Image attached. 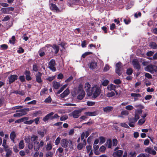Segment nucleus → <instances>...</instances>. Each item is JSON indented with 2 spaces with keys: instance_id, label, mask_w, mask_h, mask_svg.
<instances>
[{
  "instance_id": "nucleus-9",
  "label": "nucleus",
  "mask_w": 157,
  "mask_h": 157,
  "mask_svg": "<svg viewBox=\"0 0 157 157\" xmlns=\"http://www.w3.org/2000/svg\"><path fill=\"white\" fill-rule=\"evenodd\" d=\"M56 63L55 60L52 59L50 60L48 63V67L49 69H56Z\"/></svg>"
},
{
  "instance_id": "nucleus-61",
  "label": "nucleus",
  "mask_w": 157,
  "mask_h": 157,
  "mask_svg": "<svg viewBox=\"0 0 157 157\" xmlns=\"http://www.w3.org/2000/svg\"><path fill=\"white\" fill-rule=\"evenodd\" d=\"M106 148L105 147L102 146L99 148V151L101 152H103L105 150Z\"/></svg>"
},
{
  "instance_id": "nucleus-31",
  "label": "nucleus",
  "mask_w": 157,
  "mask_h": 157,
  "mask_svg": "<svg viewBox=\"0 0 157 157\" xmlns=\"http://www.w3.org/2000/svg\"><path fill=\"white\" fill-rule=\"evenodd\" d=\"M99 139L100 140V144L104 143L105 141V138L103 136H101L99 137Z\"/></svg>"
},
{
  "instance_id": "nucleus-40",
  "label": "nucleus",
  "mask_w": 157,
  "mask_h": 157,
  "mask_svg": "<svg viewBox=\"0 0 157 157\" xmlns=\"http://www.w3.org/2000/svg\"><path fill=\"white\" fill-rule=\"evenodd\" d=\"M0 47L3 50H5L8 48V46L7 45L4 44L1 45Z\"/></svg>"
},
{
  "instance_id": "nucleus-54",
  "label": "nucleus",
  "mask_w": 157,
  "mask_h": 157,
  "mask_svg": "<svg viewBox=\"0 0 157 157\" xmlns=\"http://www.w3.org/2000/svg\"><path fill=\"white\" fill-rule=\"evenodd\" d=\"M47 91V89L46 88H44L43 89H42L40 92V95H42L43 94H45V92Z\"/></svg>"
},
{
  "instance_id": "nucleus-53",
  "label": "nucleus",
  "mask_w": 157,
  "mask_h": 157,
  "mask_svg": "<svg viewBox=\"0 0 157 157\" xmlns=\"http://www.w3.org/2000/svg\"><path fill=\"white\" fill-rule=\"evenodd\" d=\"M124 21L126 25L128 24L131 22V20L130 18L128 19H124Z\"/></svg>"
},
{
  "instance_id": "nucleus-6",
  "label": "nucleus",
  "mask_w": 157,
  "mask_h": 157,
  "mask_svg": "<svg viewBox=\"0 0 157 157\" xmlns=\"http://www.w3.org/2000/svg\"><path fill=\"white\" fill-rule=\"evenodd\" d=\"M14 10V8L12 7L2 8L1 9V11L4 14H9L10 11H13Z\"/></svg>"
},
{
  "instance_id": "nucleus-43",
  "label": "nucleus",
  "mask_w": 157,
  "mask_h": 157,
  "mask_svg": "<svg viewBox=\"0 0 157 157\" xmlns=\"http://www.w3.org/2000/svg\"><path fill=\"white\" fill-rule=\"evenodd\" d=\"M145 121V120L144 119H140L138 121V124L139 125H141L144 123Z\"/></svg>"
},
{
  "instance_id": "nucleus-30",
  "label": "nucleus",
  "mask_w": 157,
  "mask_h": 157,
  "mask_svg": "<svg viewBox=\"0 0 157 157\" xmlns=\"http://www.w3.org/2000/svg\"><path fill=\"white\" fill-rule=\"evenodd\" d=\"M42 113V112L40 110L36 111L33 114V115L34 117H36L39 115H40Z\"/></svg>"
},
{
  "instance_id": "nucleus-57",
  "label": "nucleus",
  "mask_w": 157,
  "mask_h": 157,
  "mask_svg": "<svg viewBox=\"0 0 157 157\" xmlns=\"http://www.w3.org/2000/svg\"><path fill=\"white\" fill-rule=\"evenodd\" d=\"M68 144H69L68 146L69 147H70L71 148H73V147L72 141L70 140H68Z\"/></svg>"
},
{
  "instance_id": "nucleus-27",
  "label": "nucleus",
  "mask_w": 157,
  "mask_h": 157,
  "mask_svg": "<svg viewBox=\"0 0 157 157\" xmlns=\"http://www.w3.org/2000/svg\"><path fill=\"white\" fill-rule=\"evenodd\" d=\"M60 83L57 82H53V87L55 89H58L60 86Z\"/></svg>"
},
{
  "instance_id": "nucleus-11",
  "label": "nucleus",
  "mask_w": 157,
  "mask_h": 157,
  "mask_svg": "<svg viewBox=\"0 0 157 157\" xmlns=\"http://www.w3.org/2000/svg\"><path fill=\"white\" fill-rule=\"evenodd\" d=\"M49 6L51 10H55L57 12H59L60 11V10L55 4L51 3L49 4Z\"/></svg>"
},
{
  "instance_id": "nucleus-52",
  "label": "nucleus",
  "mask_w": 157,
  "mask_h": 157,
  "mask_svg": "<svg viewBox=\"0 0 157 157\" xmlns=\"http://www.w3.org/2000/svg\"><path fill=\"white\" fill-rule=\"evenodd\" d=\"M24 52V49L21 47L19 48L18 50H17V52L19 53H23Z\"/></svg>"
},
{
  "instance_id": "nucleus-19",
  "label": "nucleus",
  "mask_w": 157,
  "mask_h": 157,
  "mask_svg": "<svg viewBox=\"0 0 157 157\" xmlns=\"http://www.w3.org/2000/svg\"><path fill=\"white\" fill-rule=\"evenodd\" d=\"M41 76V74L39 72H38V73L36 75V81L39 83H40L42 82Z\"/></svg>"
},
{
  "instance_id": "nucleus-24",
  "label": "nucleus",
  "mask_w": 157,
  "mask_h": 157,
  "mask_svg": "<svg viewBox=\"0 0 157 157\" xmlns=\"http://www.w3.org/2000/svg\"><path fill=\"white\" fill-rule=\"evenodd\" d=\"M131 95L132 97L134 98L135 101L138 100V99L137 98L141 97V94H140L131 93Z\"/></svg>"
},
{
  "instance_id": "nucleus-12",
  "label": "nucleus",
  "mask_w": 157,
  "mask_h": 157,
  "mask_svg": "<svg viewBox=\"0 0 157 157\" xmlns=\"http://www.w3.org/2000/svg\"><path fill=\"white\" fill-rule=\"evenodd\" d=\"M123 151L121 150H118L113 152V156L114 157H121L122 155Z\"/></svg>"
},
{
  "instance_id": "nucleus-58",
  "label": "nucleus",
  "mask_w": 157,
  "mask_h": 157,
  "mask_svg": "<svg viewBox=\"0 0 157 157\" xmlns=\"http://www.w3.org/2000/svg\"><path fill=\"white\" fill-rule=\"evenodd\" d=\"M19 79L20 81L23 82L25 81V76L24 75H21L19 77Z\"/></svg>"
},
{
  "instance_id": "nucleus-20",
  "label": "nucleus",
  "mask_w": 157,
  "mask_h": 157,
  "mask_svg": "<svg viewBox=\"0 0 157 157\" xmlns=\"http://www.w3.org/2000/svg\"><path fill=\"white\" fill-rule=\"evenodd\" d=\"M16 136V135L15 132L14 131L12 132L10 135V138L11 141L14 143H15L14 139Z\"/></svg>"
},
{
  "instance_id": "nucleus-35",
  "label": "nucleus",
  "mask_w": 157,
  "mask_h": 157,
  "mask_svg": "<svg viewBox=\"0 0 157 157\" xmlns=\"http://www.w3.org/2000/svg\"><path fill=\"white\" fill-rule=\"evenodd\" d=\"M6 157H10L12 154V151L10 150H6Z\"/></svg>"
},
{
  "instance_id": "nucleus-63",
  "label": "nucleus",
  "mask_w": 157,
  "mask_h": 157,
  "mask_svg": "<svg viewBox=\"0 0 157 157\" xmlns=\"http://www.w3.org/2000/svg\"><path fill=\"white\" fill-rule=\"evenodd\" d=\"M142 110L141 109H138L136 111L135 113L138 115H140L142 113Z\"/></svg>"
},
{
  "instance_id": "nucleus-23",
  "label": "nucleus",
  "mask_w": 157,
  "mask_h": 157,
  "mask_svg": "<svg viewBox=\"0 0 157 157\" xmlns=\"http://www.w3.org/2000/svg\"><path fill=\"white\" fill-rule=\"evenodd\" d=\"M116 87V86L114 85L113 84H111L107 86V89L109 90H114L115 92H117V91L115 90V89Z\"/></svg>"
},
{
  "instance_id": "nucleus-49",
  "label": "nucleus",
  "mask_w": 157,
  "mask_h": 157,
  "mask_svg": "<svg viewBox=\"0 0 157 157\" xmlns=\"http://www.w3.org/2000/svg\"><path fill=\"white\" fill-rule=\"evenodd\" d=\"M34 122V121L33 120H31L30 121H26L25 122H24V123L26 124H31Z\"/></svg>"
},
{
  "instance_id": "nucleus-22",
  "label": "nucleus",
  "mask_w": 157,
  "mask_h": 157,
  "mask_svg": "<svg viewBox=\"0 0 157 157\" xmlns=\"http://www.w3.org/2000/svg\"><path fill=\"white\" fill-rule=\"evenodd\" d=\"M113 109V107L112 106H107L103 109L104 112L109 113L112 111Z\"/></svg>"
},
{
  "instance_id": "nucleus-26",
  "label": "nucleus",
  "mask_w": 157,
  "mask_h": 157,
  "mask_svg": "<svg viewBox=\"0 0 157 157\" xmlns=\"http://www.w3.org/2000/svg\"><path fill=\"white\" fill-rule=\"evenodd\" d=\"M52 48L55 50V53L56 54H57L59 50V46L56 44H54L52 46Z\"/></svg>"
},
{
  "instance_id": "nucleus-14",
  "label": "nucleus",
  "mask_w": 157,
  "mask_h": 157,
  "mask_svg": "<svg viewBox=\"0 0 157 157\" xmlns=\"http://www.w3.org/2000/svg\"><path fill=\"white\" fill-rule=\"evenodd\" d=\"M67 140L66 139H63L61 140V146L64 148H67L68 146V142Z\"/></svg>"
},
{
  "instance_id": "nucleus-10",
  "label": "nucleus",
  "mask_w": 157,
  "mask_h": 157,
  "mask_svg": "<svg viewBox=\"0 0 157 157\" xmlns=\"http://www.w3.org/2000/svg\"><path fill=\"white\" fill-rule=\"evenodd\" d=\"M132 64L134 67L136 68V69H140V65L138 59H133L132 61Z\"/></svg>"
},
{
  "instance_id": "nucleus-1",
  "label": "nucleus",
  "mask_w": 157,
  "mask_h": 157,
  "mask_svg": "<svg viewBox=\"0 0 157 157\" xmlns=\"http://www.w3.org/2000/svg\"><path fill=\"white\" fill-rule=\"evenodd\" d=\"M101 90L98 87L94 86L92 87L91 89V91L88 93V96H90L93 94L92 97L94 98H95L97 97L100 94Z\"/></svg>"
},
{
  "instance_id": "nucleus-15",
  "label": "nucleus",
  "mask_w": 157,
  "mask_h": 157,
  "mask_svg": "<svg viewBox=\"0 0 157 157\" xmlns=\"http://www.w3.org/2000/svg\"><path fill=\"white\" fill-rule=\"evenodd\" d=\"M145 151L149 154H151L153 155H155L156 154V151L152 149L151 147H147L145 149Z\"/></svg>"
},
{
  "instance_id": "nucleus-39",
  "label": "nucleus",
  "mask_w": 157,
  "mask_h": 157,
  "mask_svg": "<svg viewBox=\"0 0 157 157\" xmlns=\"http://www.w3.org/2000/svg\"><path fill=\"white\" fill-rule=\"evenodd\" d=\"M52 148V144L50 143L48 144L46 146V149L47 151L51 150Z\"/></svg>"
},
{
  "instance_id": "nucleus-7",
  "label": "nucleus",
  "mask_w": 157,
  "mask_h": 157,
  "mask_svg": "<svg viewBox=\"0 0 157 157\" xmlns=\"http://www.w3.org/2000/svg\"><path fill=\"white\" fill-rule=\"evenodd\" d=\"M128 120L129 122L128 123L129 125L131 127H135L134 124L132 123H135L137 122L136 120L134 117H128Z\"/></svg>"
},
{
  "instance_id": "nucleus-44",
  "label": "nucleus",
  "mask_w": 157,
  "mask_h": 157,
  "mask_svg": "<svg viewBox=\"0 0 157 157\" xmlns=\"http://www.w3.org/2000/svg\"><path fill=\"white\" fill-rule=\"evenodd\" d=\"M68 118V116L67 115H65L61 117L60 120L61 121H64L66 120Z\"/></svg>"
},
{
  "instance_id": "nucleus-56",
  "label": "nucleus",
  "mask_w": 157,
  "mask_h": 157,
  "mask_svg": "<svg viewBox=\"0 0 157 157\" xmlns=\"http://www.w3.org/2000/svg\"><path fill=\"white\" fill-rule=\"evenodd\" d=\"M38 137L37 136L33 135L31 137L32 140L33 141H34L35 140H37Z\"/></svg>"
},
{
  "instance_id": "nucleus-47",
  "label": "nucleus",
  "mask_w": 157,
  "mask_h": 157,
  "mask_svg": "<svg viewBox=\"0 0 157 157\" xmlns=\"http://www.w3.org/2000/svg\"><path fill=\"white\" fill-rule=\"evenodd\" d=\"M125 109L128 110H131L134 109V107L132 105H128L125 107Z\"/></svg>"
},
{
  "instance_id": "nucleus-38",
  "label": "nucleus",
  "mask_w": 157,
  "mask_h": 157,
  "mask_svg": "<svg viewBox=\"0 0 157 157\" xmlns=\"http://www.w3.org/2000/svg\"><path fill=\"white\" fill-rule=\"evenodd\" d=\"M11 39L12 40H9V42L10 43L14 44L15 41L16 40L15 36H12L11 38Z\"/></svg>"
},
{
  "instance_id": "nucleus-4",
  "label": "nucleus",
  "mask_w": 157,
  "mask_h": 157,
  "mask_svg": "<svg viewBox=\"0 0 157 157\" xmlns=\"http://www.w3.org/2000/svg\"><path fill=\"white\" fill-rule=\"evenodd\" d=\"M81 112L80 110H75L73 111L71 114L74 118H77L79 117Z\"/></svg>"
},
{
  "instance_id": "nucleus-18",
  "label": "nucleus",
  "mask_w": 157,
  "mask_h": 157,
  "mask_svg": "<svg viewBox=\"0 0 157 157\" xmlns=\"http://www.w3.org/2000/svg\"><path fill=\"white\" fill-rule=\"evenodd\" d=\"M84 88L86 91L87 93V94L88 95V93L91 91V88L89 82L86 83L85 85Z\"/></svg>"
},
{
  "instance_id": "nucleus-42",
  "label": "nucleus",
  "mask_w": 157,
  "mask_h": 157,
  "mask_svg": "<svg viewBox=\"0 0 157 157\" xmlns=\"http://www.w3.org/2000/svg\"><path fill=\"white\" fill-rule=\"evenodd\" d=\"M61 138L59 137H58L55 140V143L56 145H58L60 143Z\"/></svg>"
},
{
  "instance_id": "nucleus-59",
  "label": "nucleus",
  "mask_w": 157,
  "mask_h": 157,
  "mask_svg": "<svg viewBox=\"0 0 157 157\" xmlns=\"http://www.w3.org/2000/svg\"><path fill=\"white\" fill-rule=\"evenodd\" d=\"M154 54V52L151 51H150L147 52L146 53V55L148 56H152Z\"/></svg>"
},
{
  "instance_id": "nucleus-50",
  "label": "nucleus",
  "mask_w": 157,
  "mask_h": 157,
  "mask_svg": "<svg viewBox=\"0 0 157 157\" xmlns=\"http://www.w3.org/2000/svg\"><path fill=\"white\" fill-rule=\"evenodd\" d=\"M40 118V117H38L36 118L34 120H33L34 121V122L35 121V122L36 124H39V122Z\"/></svg>"
},
{
  "instance_id": "nucleus-55",
  "label": "nucleus",
  "mask_w": 157,
  "mask_h": 157,
  "mask_svg": "<svg viewBox=\"0 0 157 157\" xmlns=\"http://www.w3.org/2000/svg\"><path fill=\"white\" fill-rule=\"evenodd\" d=\"M115 28L116 25L114 23H112L110 25V29L111 30H113Z\"/></svg>"
},
{
  "instance_id": "nucleus-41",
  "label": "nucleus",
  "mask_w": 157,
  "mask_h": 157,
  "mask_svg": "<svg viewBox=\"0 0 157 157\" xmlns=\"http://www.w3.org/2000/svg\"><path fill=\"white\" fill-rule=\"evenodd\" d=\"M121 81L119 79H115L113 81V83L116 84L118 85L121 83Z\"/></svg>"
},
{
  "instance_id": "nucleus-64",
  "label": "nucleus",
  "mask_w": 157,
  "mask_h": 157,
  "mask_svg": "<svg viewBox=\"0 0 157 157\" xmlns=\"http://www.w3.org/2000/svg\"><path fill=\"white\" fill-rule=\"evenodd\" d=\"M129 155H130L131 157H135L136 156V153L135 151L134 152H130Z\"/></svg>"
},
{
  "instance_id": "nucleus-62",
  "label": "nucleus",
  "mask_w": 157,
  "mask_h": 157,
  "mask_svg": "<svg viewBox=\"0 0 157 157\" xmlns=\"http://www.w3.org/2000/svg\"><path fill=\"white\" fill-rule=\"evenodd\" d=\"M133 72L132 69H127L126 74L128 75H130Z\"/></svg>"
},
{
  "instance_id": "nucleus-17",
  "label": "nucleus",
  "mask_w": 157,
  "mask_h": 157,
  "mask_svg": "<svg viewBox=\"0 0 157 157\" xmlns=\"http://www.w3.org/2000/svg\"><path fill=\"white\" fill-rule=\"evenodd\" d=\"M85 114L87 116H94L97 115L98 114V112L97 111L94 112H85Z\"/></svg>"
},
{
  "instance_id": "nucleus-21",
  "label": "nucleus",
  "mask_w": 157,
  "mask_h": 157,
  "mask_svg": "<svg viewBox=\"0 0 157 157\" xmlns=\"http://www.w3.org/2000/svg\"><path fill=\"white\" fill-rule=\"evenodd\" d=\"M24 74L26 76V79L27 80L29 81L32 79V78L30 76V73L29 71H25V72Z\"/></svg>"
},
{
  "instance_id": "nucleus-33",
  "label": "nucleus",
  "mask_w": 157,
  "mask_h": 157,
  "mask_svg": "<svg viewBox=\"0 0 157 157\" xmlns=\"http://www.w3.org/2000/svg\"><path fill=\"white\" fill-rule=\"evenodd\" d=\"M19 148L20 149H22L24 148V142L23 140H21L19 145Z\"/></svg>"
},
{
  "instance_id": "nucleus-25",
  "label": "nucleus",
  "mask_w": 157,
  "mask_h": 157,
  "mask_svg": "<svg viewBox=\"0 0 157 157\" xmlns=\"http://www.w3.org/2000/svg\"><path fill=\"white\" fill-rule=\"evenodd\" d=\"M149 46L151 48L155 49L157 48V44L155 42H151L149 44Z\"/></svg>"
},
{
  "instance_id": "nucleus-28",
  "label": "nucleus",
  "mask_w": 157,
  "mask_h": 157,
  "mask_svg": "<svg viewBox=\"0 0 157 157\" xmlns=\"http://www.w3.org/2000/svg\"><path fill=\"white\" fill-rule=\"evenodd\" d=\"M123 65L120 62H119L116 64V69H121L122 68Z\"/></svg>"
},
{
  "instance_id": "nucleus-48",
  "label": "nucleus",
  "mask_w": 157,
  "mask_h": 157,
  "mask_svg": "<svg viewBox=\"0 0 157 157\" xmlns=\"http://www.w3.org/2000/svg\"><path fill=\"white\" fill-rule=\"evenodd\" d=\"M121 126L125 128H130L128 125L125 123H122L121 124Z\"/></svg>"
},
{
  "instance_id": "nucleus-32",
  "label": "nucleus",
  "mask_w": 157,
  "mask_h": 157,
  "mask_svg": "<svg viewBox=\"0 0 157 157\" xmlns=\"http://www.w3.org/2000/svg\"><path fill=\"white\" fill-rule=\"evenodd\" d=\"M92 54H93V52H86L85 53H84V54H82L81 57L82 58H84L87 56H88L89 55Z\"/></svg>"
},
{
  "instance_id": "nucleus-45",
  "label": "nucleus",
  "mask_w": 157,
  "mask_h": 157,
  "mask_svg": "<svg viewBox=\"0 0 157 157\" xmlns=\"http://www.w3.org/2000/svg\"><path fill=\"white\" fill-rule=\"evenodd\" d=\"M83 146L84 145L80 143L78 145L77 148L78 150H81L83 148Z\"/></svg>"
},
{
  "instance_id": "nucleus-60",
  "label": "nucleus",
  "mask_w": 157,
  "mask_h": 157,
  "mask_svg": "<svg viewBox=\"0 0 157 157\" xmlns=\"http://www.w3.org/2000/svg\"><path fill=\"white\" fill-rule=\"evenodd\" d=\"M53 155V153L51 151H49L46 154V157H51Z\"/></svg>"
},
{
  "instance_id": "nucleus-3",
  "label": "nucleus",
  "mask_w": 157,
  "mask_h": 157,
  "mask_svg": "<svg viewBox=\"0 0 157 157\" xmlns=\"http://www.w3.org/2000/svg\"><path fill=\"white\" fill-rule=\"evenodd\" d=\"M54 113L51 112L47 114L43 119V120L46 122L48 120H52V115L54 114Z\"/></svg>"
},
{
  "instance_id": "nucleus-36",
  "label": "nucleus",
  "mask_w": 157,
  "mask_h": 157,
  "mask_svg": "<svg viewBox=\"0 0 157 157\" xmlns=\"http://www.w3.org/2000/svg\"><path fill=\"white\" fill-rule=\"evenodd\" d=\"M106 143L107 144V147L110 148L112 147V140L111 139H109L107 141Z\"/></svg>"
},
{
  "instance_id": "nucleus-13",
  "label": "nucleus",
  "mask_w": 157,
  "mask_h": 157,
  "mask_svg": "<svg viewBox=\"0 0 157 157\" xmlns=\"http://www.w3.org/2000/svg\"><path fill=\"white\" fill-rule=\"evenodd\" d=\"M18 78V76L16 75H11L9 77V83L11 84L13 82H14L16 80H17Z\"/></svg>"
},
{
  "instance_id": "nucleus-5",
  "label": "nucleus",
  "mask_w": 157,
  "mask_h": 157,
  "mask_svg": "<svg viewBox=\"0 0 157 157\" xmlns=\"http://www.w3.org/2000/svg\"><path fill=\"white\" fill-rule=\"evenodd\" d=\"M142 64L144 66H146L144 69H154V65L151 64H149L148 62L145 61L142 63Z\"/></svg>"
},
{
  "instance_id": "nucleus-2",
  "label": "nucleus",
  "mask_w": 157,
  "mask_h": 157,
  "mask_svg": "<svg viewBox=\"0 0 157 157\" xmlns=\"http://www.w3.org/2000/svg\"><path fill=\"white\" fill-rule=\"evenodd\" d=\"M78 92L79 94L77 97V98L81 100L84 97L85 95V92L83 90L79 89L78 90Z\"/></svg>"
},
{
  "instance_id": "nucleus-16",
  "label": "nucleus",
  "mask_w": 157,
  "mask_h": 157,
  "mask_svg": "<svg viewBox=\"0 0 157 157\" xmlns=\"http://www.w3.org/2000/svg\"><path fill=\"white\" fill-rule=\"evenodd\" d=\"M29 111V108H24L22 109H21L19 110H17L16 111V112H20L21 113V115H22V116L25 115L27 114V112H28Z\"/></svg>"
},
{
  "instance_id": "nucleus-29",
  "label": "nucleus",
  "mask_w": 157,
  "mask_h": 157,
  "mask_svg": "<svg viewBox=\"0 0 157 157\" xmlns=\"http://www.w3.org/2000/svg\"><path fill=\"white\" fill-rule=\"evenodd\" d=\"M67 85L66 84L63 85L60 89L57 91V94H59L62 92L63 90L65 89L67 86Z\"/></svg>"
},
{
  "instance_id": "nucleus-46",
  "label": "nucleus",
  "mask_w": 157,
  "mask_h": 157,
  "mask_svg": "<svg viewBox=\"0 0 157 157\" xmlns=\"http://www.w3.org/2000/svg\"><path fill=\"white\" fill-rule=\"evenodd\" d=\"M117 144V140L116 139H113V146H116Z\"/></svg>"
},
{
  "instance_id": "nucleus-8",
  "label": "nucleus",
  "mask_w": 157,
  "mask_h": 157,
  "mask_svg": "<svg viewBox=\"0 0 157 157\" xmlns=\"http://www.w3.org/2000/svg\"><path fill=\"white\" fill-rule=\"evenodd\" d=\"M88 65L90 69H95L98 66V63L97 61L93 60Z\"/></svg>"
},
{
  "instance_id": "nucleus-34",
  "label": "nucleus",
  "mask_w": 157,
  "mask_h": 157,
  "mask_svg": "<svg viewBox=\"0 0 157 157\" xmlns=\"http://www.w3.org/2000/svg\"><path fill=\"white\" fill-rule=\"evenodd\" d=\"M115 95V93L113 91H111L110 92H108L106 95V96L110 98L113 96Z\"/></svg>"
},
{
  "instance_id": "nucleus-37",
  "label": "nucleus",
  "mask_w": 157,
  "mask_h": 157,
  "mask_svg": "<svg viewBox=\"0 0 157 157\" xmlns=\"http://www.w3.org/2000/svg\"><path fill=\"white\" fill-rule=\"evenodd\" d=\"M52 98H51L50 96H49L48 98H46L44 100V101L46 103H50L52 101Z\"/></svg>"
},
{
  "instance_id": "nucleus-51",
  "label": "nucleus",
  "mask_w": 157,
  "mask_h": 157,
  "mask_svg": "<svg viewBox=\"0 0 157 157\" xmlns=\"http://www.w3.org/2000/svg\"><path fill=\"white\" fill-rule=\"evenodd\" d=\"M109 83V81L108 80H104L102 83V85L104 86H106Z\"/></svg>"
}]
</instances>
